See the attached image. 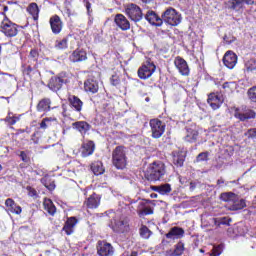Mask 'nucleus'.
<instances>
[{
	"instance_id": "f257e3e1",
	"label": "nucleus",
	"mask_w": 256,
	"mask_h": 256,
	"mask_svg": "<svg viewBox=\"0 0 256 256\" xmlns=\"http://www.w3.org/2000/svg\"><path fill=\"white\" fill-rule=\"evenodd\" d=\"M163 175H165V164L163 162L150 164L146 171L148 181H159Z\"/></svg>"
},
{
	"instance_id": "f03ea898",
	"label": "nucleus",
	"mask_w": 256,
	"mask_h": 256,
	"mask_svg": "<svg viewBox=\"0 0 256 256\" xmlns=\"http://www.w3.org/2000/svg\"><path fill=\"white\" fill-rule=\"evenodd\" d=\"M112 163L116 169H125L127 167V152L125 147L118 146L112 152Z\"/></svg>"
},
{
	"instance_id": "7ed1b4c3",
	"label": "nucleus",
	"mask_w": 256,
	"mask_h": 256,
	"mask_svg": "<svg viewBox=\"0 0 256 256\" xmlns=\"http://www.w3.org/2000/svg\"><path fill=\"white\" fill-rule=\"evenodd\" d=\"M0 31L5 37H17L19 33V26L8 18H4L0 23Z\"/></svg>"
},
{
	"instance_id": "20e7f679",
	"label": "nucleus",
	"mask_w": 256,
	"mask_h": 256,
	"mask_svg": "<svg viewBox=\"0 0 256 256\" xmlns=\"http://www.w3.org/2000/svg\"><path fill=\"white\" fill-rule=\"evenodd\" d=\"M162 21L172 27H177V25L181 23V14H179L174 8L170 7L162 14Z\"/></svg>"
},
{
	"instance_id": "39448f33",
	"label": "nucleus",
	"mask_w": 256,
	"mask_h": 256,
	"mask_svg": "<svg viewBox=\"0 0 256 256\" xmlns=\"http://www.w3.org/2000/svg\"><path fill=\"white\" fill-rule=\"evenodd\" d=\"M125 14L127 17H129V19H131V21H134L135 23H139V21L143 19V11L137 4H127L125 6Z\"/></svg>"
},
{
	"instance_id": "423d86ee",
	"label": "nucleus",
	"mask_w": 256,
	"mask_h": 256,
	"mask_svg": "<svg viewBox=\"0 0 256 256\" xmlns=\"http://www.w3.org/2000/svg\"><path fill=\"white\" fill-rule=\"evenodd\" d=\"M157 67L151 60H147L142 64V66L138 69V77L139 79H149L154 73Z\"/></svg>"
},
{
	"instance_id": "0eeeda50",
	"label": "nucleus",
	"mask_w": 256,
	"mask_h": 256,
	"mask_svg": "<svg viewBox=\"0 0 256 256\" xmlns=\"http://www.w3.org/2000/svg\"><path fill=\"white\" fill-rule=\"evenodd\" d=\"M231 113H233L234 117L236 119H239V121H247L248 119H255V111L251 109H245V108H237L233 107L231 108Z\"/></svg>"
},
{
	"instance_id": "6e6552de",
	"label": "nucleus",
	"mask_w": 256,
	"mask_h": 256,
	"mask_svg": "<svg viewBox=\"0 0 256 256\" xmlns=\"http://www.w3.org/2000/svg\"><path fill=\"white\" fill-rule=\"evenodd\" d=\"M150 127L152 132V137L154 139H159L163 137V133H165V123H163L159 119L150 120Z\"/></svg>"
},
{
	"instance_id": "1a4fd4ad",
	"label": "nucleus",
	"mask_w": 256,
	"mask_h": 256,
	"mask_svg": "<svg viewBox=\"0 0 256 256\" xmlns=\"http://www.w3.org/2000/svg\"><path fill=\"white\" fill-rule=\"evenodd\" d=\"M110 227L115 233H127L129 231V223L117 218L111 220Z\"/></svg>"
},
{
	"instance_id": "9d476101",
	"label": "nucleus",
	"mask_w": 256,
	"mask_h": 256,
	"mask_svg": "<svg viewBox=\"0 0 256 256\" xmlns=\"http://www.w3.org/2000/svg\"><path fill=\"white\" fill-rule=\"evenodd\" d=\"M97 253L99 256H113L115 248L109 242L99 241L97 245Z\"/></svg>"
},
{
	"instance_id": "9b49d317",
	"label": "nucleus",
	"mask_w": 256,
	"mask_h": 256,
	"mask_svg": "<svg viewBox=\"0 0 256 256\" xmlns=\"http://www.w3.org/2000/svg\"><path fill=\"white\" fill-rule=\"evenodd\" d=\"M174 65L176 69H178L180 75H183L184 77H189V64H187V61L183 59L181 56H177L174 59Z\"/></svg>"
},
{
	"instance_id": "f8f14e48",
	"label": "nucleus",
	"mask_w": 256,
	"mask_h": 256,
	"mask_svg": "<svg viewBox=\"0 0 256 256\" xmlns=\"http://www.w3.org/2000/svg\"><path fill=\"white\" fill-rule=\"evenodd\" d=\"M114 23H116L121 31H129L131 29V23L123 14H117L114 18Z\"/></svg>"
},
{
	"instance_id": "ddd939ff",
	"label": "nucleus",
	"mask_w": 256,
	"mask_h": 256,
	"mask_svg": "<svg viewBox=\"0 0 256 256\" xmlns=\"http://www.w3.org/2000/svg\"><path fill=\"white\" fill-rule=\"evenodd\" d=\"M49 23L52 33H54V35H59L63 29V21H61V18L57 15H54L50 18Z\"/></svg>"
},
{
	"instance_id": "4468645a",
	"label": "nucleus",
	"mask_w": 256,
	"mask_h": 256,
	"mask_svg": "<svg viewBox=\"0 0 256 256\" xmlns=\"http://www.w3.org/2000/svg\"><path fill=\"white\" fill-rule=\"evenodd\" d=\"M223 63L228 69H233L237 65V54L233 51H227L223 57Z\"/></svg>"
},
{
	"instance_id": "2eb2a0df",
	"label": "nucleus",
	"mask_w": 256,
	"mask_h": 256,
	"mask_svg": "<svg viewBox=\"0 0 256 256\" xmlns=\"http://www.w3.org/2000/svg\"><path fill=\"white\" fill-rule=\"evenodd\" d=\"M229 5L234 11H241L245 5H255V0H231Z\"/></svg>"
},
{
	"instance_id": "dca6fc26",
	"label": "nucleus",
	"mask_w": 256,
	"mask_h": 256,
	"mask_svg": "<svg viewBox=\"0 0 256 256\" xmlns=\"http://www.w3.org/2000/svg\"><path fill=\"white\" fill-rule=\"evenodd\" d=\"M146 21H149L151 25L161 27L163 25V18H160L154 11L150 10L145 16Z\"/></svg>"
},
{
	"instance_id": "f3484780",
	"label": "nucleus",
	"mask_w": 256,
	"mask_h": 256,
	"mask_svg": "<svg viewBox=\"0 0 256 256\" xmlns=\"http://www.w3.org/2000/svg\"><path fill=\"white\" fill-rule=\"evenodd\" d=\"M72 63H79V61H87V52L83 49H76L70 56Z\"/></svg>"
},
{
	"instance_id": "a211bd4d",
	"label": "nucleus",
	"mask_w": 256,
	"mask_h": 256,
	"mask_svg": "<svg viewBox=\"0 0 256 256\" xmlns=\"http://www.w3.org/2000/svg\"><path fill=\"white\" fill-rule=\"evenodd\" d=\"M95 152V143L93 141H87L82 144L81 155L82 157H89Z\"/></svg>"
},
{
	"instance_id": "6ab92c4d",
	"label": "nucleus",
	"mask_w": 256,
	"mask_h": 256,
	"mask_svg": "<svg viewBox=\"0 0 256 256\" xmlns=\"http://www.w3.org/2000/svg\"><path fill=\"white\" fill-rule=\"evenodd\" d=\"M5 206L7 207V211L14 213L15 215H21L23 211L21 206L17 205V203H15V201L11 198L6 199Z\"/></svg>"
},
{
	"instance_id": "aec40b11",
	"label": "nucleus",
	"mask_w": 256,
	"mask_h": 256,
	"mask_svg": "<svg viewBox=\"0 0 256 256\" xmlns=\"http://www.w3.org/2000/svg\"><path fill=\"white\" fill-rule=\"evenodd\" d=\"M64 83L65 80L63 78L54 76L50 79L48 87L51 89V91H59V89L63 87Z\"/></svg>"
},
{
	"instance_id": "412c9836",
	"label": "nucleus",
	"mask_w": 256,
	"mask_h": 256,
	"mask_svg": "<svg viewBox=\"0 0 256 256\" xmlns=\"http://www.w3.org/2000/svg\"><path fill=\"white\" fill-rule=\"evenodd\" d=\"M208 104L210 107H212L214 110L219 109L223 103V99H221V96L212 93L208 96Z\"/></svg>"
},
{
	"instance_id": "4be33fe9",
	"label": "nucleus",
	"mask_w": 256,
	"mask_h": 256,
	"mask_svg": "<svg viewBox=\"0 0 256 256\" xmlns=\"http://www.w3.org/2000/svg\"><path fill=\"white\" fill-rule=\"evenodd\" d=\"M78 220L76 217H70L67 219L63 231H65L66 235H72L73 231H75V225H77Z\"/></svg>"
},
{
	"instance_id": "5701e85b",
	"label": "nucleus",
	"mask_w": 256,
	"mask_h": 256,
	"mask_svg": "<svg viewBox=\"0 0 256 256\" xmlns=\"http://www.w3.org/2000/svg\"><path fill=\"white\" fill-rule=\"evenodd\" d=\"M101 203V197L97 194L91 195L86 201L85 205L88 209H97Z\"/></svg>"
},
{
	"instance_id": "b1692460",
	"label": "nucleus",
	"mask_w": 256,
	"mask_h": 256,
	"mask_svg": "<svg viewBox=\"0 0 256 256\" xmlns=\"http://www.w3.org/2000/svg\"><path fill=\"white\" fill-rule=\"evenodd\" d=\"M247 204H245V200L239 199V197L236 195L235 200H232V203L228 206V209L230 211H239L241 209H245Z\"/></svg>"
},
{
	"instance_id": "393cba45",
	"label": "nucleus",
	"mask_w": 256,
	"mask_h": 256,
	"mask_svg": "<svg viewBox=\"0 0 256 256\" xmlns=\"http://www.w3.org/2000/svg\"><path fill=\"white\" fill-rule=\"evenodd\" d=\"M68 101L71 107L75 109V111H78V113L81 112V110L83 109V101H81L79 97L75 95H69Z\"/></svg>"
},
{
	"instance_id": "a878e982",
	"label": "nucleus",
	"mask_w": 256,
	"mask_h": 256,
	"mask_svg": "<svg viewBox=\"0 0 256 256\" xmlns=\"http://www.w3.org/2000/svg\"><path fill=\"white\" fill-rule=\"evenodd\" d=\"M197 137H199V131L197 128H187L186 136L184 137L185 141L188 143H195V141H197Z\"/></svg>"
},
{
	"instance_id": "bb28decb",
	"label": "nucleus",
	"mask_w": 256,
	"mask_h": 256,
	"mask_svg": "<svg viewBox=\"0 0 256 256\" xmlns=\"http://www.w3.org/2000/svg\"><path fill=\"white\" fill-rule=\"evenodd\" d=\"M185 235V231L179 227H173L166 234L167 239H181Z\"/></svg>"
},
{
	"instance_id": "cd10ccee",
	"label": "nucleus",
	"mask_w": 256,
	"mask_h": 256,
	"mask_svg": "<svg viewBox=\"0 0 256 256\" xmlns=\"http://www.w3.org/2000/svg\"><path fill=\"white\" fill-rule=\"evenodd\" d=\"M84 89H85V91H88L89 93H97V91H99V84L97 83V81H95L93 79H88L84 83Z\"/></svg>"
},
{
	"instance_id": "c85d7f7f",
	"label": "nucleus",
	"mask_w": 256,
	"mask_h": 256,
	"mask_svg": "<svg viewBox=\"0 0 256 256\" xmlns=\"http://www.w3.org/2000/svg\"><path fill=\"white\" fill-rule=\"evenodd\" d=\"M51 110V100L49 98H44L39 101L37 105V111L40 113H43L45 111H50Z\"/></svg>"
},
{
	"instance_id": "c756f323",
	"label": "nucleus",
	"mask_w": 256,
	"mask_h": 256,
	"mask_svg": "<svg viewBox=\"0 0 256 256\" xmlns=\"http://www.w3.org/2000/svg\"><path fill=\"white\" fill-rule=\"evenodd\" d=\"M43 205H44L45 211H47L49 215L53 216L55 215V213H57V208L55 207V204H53V201H51V199L45 198Z\"/></svg>"
},
{
	"instance_id": "7c9ffc66",
	"label": "nucleus",
	"mask_w": 256,
	"mask_h": 256,
	"mask_svg": "<svg viewBox=\"0 0 256 256\" xmlns=\"http://www.w3.org/2000/svg\"><path fill=\"white\" fill-rule=\"evenodd\" d=\"M173 163L176 167H183V163H185V152H175L173 155Z\"/></svg>"
},
{
	"instance_id": "2f4dec72",
	"label": "nucleus",
	"mask_w": 256,
	"mask_h": 256,
	"mask_svg": "<svg viewBox=\"0 0 256 256\" xmlns=\"http://www.w3.org/2000/svg\"><path fill=\"white\" fill-rule=\"evenodd\" d=\"M183 251H185V244H183V242H179L176 244L174 250L167 252V256H180L183 255Z\"/></svg>"
},
{
	"instance_id": "473e14b6",
	"label": "nucleus",
	"mask_w": 256,
	"mask_h": 256,
	"mask_svg": "<svg viewBox=\"0 0 256 256\" xmlns=\"http://www.w3.org/2000/svg\"><path fill=\"white\" fill-rule=\"evenodd\" d=\"M152 191H156L160 193V195H167V193H171V185L163 184L161 186H152Z\"/></svg>"
},
{
	"instance_id": "72a5a7b5",
	"label": "nucleus",
	"mask_w": 256,
	"mask_h": 256,
	"mask_svg": "<svg viewBox=\"0 0 256 256\" xmlns=\"http://www.w3.org/2000/svg\"><path fill=\"white\" fill-rule=\"evenodd\" d=\"M72 126L74 127V129H77V131H79L82 134L87 133V131H89V124L85 121L74 122Z\"/></svg>"
},
{
	"instance_id": "f704fd0d",
	"label": "nucleus",
	"mask_w": 256,
	"mask_h": 256,
	"mask_svg": "<svg viewBox=\"0 0 256 256\" xmlns=\"http://www.w3.org/2000/svg\"><path fill=\"white\" fill-rule=\"evenodd\" d=\"M91 169L94 175H103V173H105V168L103 167V163L101 161L92 163Z\"/></svg>"
},
{
	"instance_id": "c9c22d12",
	"label": "nucleus",
	"mask_w": 256,
	"mask_h": 256,
	"mask_svg": "<svg viewBox=\"0 0 256 256\" xmlns=\"http://www.w3.org/2000/svg\"><path fill=\"white\" fill-rule=\"evenodd\" d=\"M27 11L29 14L32 15L34 21H37L39 19V6H37V3H31L27 7Z\"/></svg>"
},
{
	"instance_id": "e433bc0d",
	"label": "nucleus",
	"mask_w": 256,
	"mask_h": 256,
	"mask_svg": "<svg viewBox=\"0 0 256 256\" xmlns=\"http://www.w3.org/2000/svg\"><path fill=\"white\" fill-rule=\"evenodd\" d=\"M236 196L237 195L235 193L226 192L221 194L220 199L221 201H225L226 203H229V205H231L233 201H235Z\"/></svg>"
},
{
	"instance_id": "4c0bfd02",
	"label": "nucleus",
	"mask_w": 256,
	"mask_h": 256,
	"mask_svg": "<svg viewBox=\"0 0 256 256\" xmlns=\"http://www.w3.org/2000/svg\"><path fill=\"white\" fill-rule=\"evenodd\" d=\"M222 87L226 93H233L237 89V84L235 82H225Z\"/></svg>"
},
{
	"instance_id": "58836bf2",
	"label": "nucleus",
	"mask_w": 256,
	"mask_h": 256,
	"mask_svg": "<svg viewBox=\"0 0 256 256\" xmlns=\"http://www.w3.org/2000/svg\"><path fill=\"white\" fill-rule=\"evenodd\" d=\"M5 121L8 123V125H15V123L19 121V117L14 116L13 112H9L8 116L5 118Z\"/></svg>"
},
{
	"instance_id": "ea45409f",
	"label": "nucleus",
	"mask_w": 256,
	"mask_h": 256,
	"mask_svg": "<svg viewBox=\"0 0 256 256\" xmlns=\"http://www.w3.org/2000/svg\"><path fill=\"white\" fill-rule=\"evenodd\" d=\"M140 237H142V239H149V237H151V230H149L147 226H142L140 228Z\"/></svg>"
},
{
	"instance_id": "a19ab883",
	"label": "nucleus",
	"mask_w": 256,
	"mask_h": 256,
	"mask_svg": "<svg viewBox=\"0 0 256 256\" xmlns=\"http://www.w3.org/2000/svg\"><path fill=\"white\" fill-rule=\"evenodd\" d=\"M247 95H248V99H250L252 103H256V86L248 89Z\"/></svg>"
},
{
	"instance_id": "79ce46f5",
	"label": "nucleus",
	"mask_w": 256,
	"mask_h": 256,
	"mask_svg": "<svg viewBox=\"0 0 256 256\" xmlns=\"http://www.w3.org/2000/svg\"><path fill=\"white\" fill-rule=\"evenodd\" d=\"M57 121L55 118H44L42 122L40 123V129H47L49 125H51V122Z\"/></svg>"
},
{
	"instance_id": "37998d69",
	"label": "nucleus",
	"mask_w": 256,
	"mask_h": 256,
	"mask_svg": "<svg viewBox=\"0 0 256 256\" xmlns=\"http://www.w3.org/2000/svg\"><path fill=\"white\" fill-rule=\"evenodd\" d=\"M245 67L247 71H255L256 69V60L255 59H250L245 63Z\"/></svg>"
},
{
	"instance_id": "c03bdc74",
	"label": "nucleus",
	"mask_w": 256,
	"mask_h": 256,
	"mask_svg": "<svg viewBox=\"0 0 256 256\" xmlns=\"http://www.w3.org/2000/svg\"><path fill=\"white\" fill-rule=\"evenodd\" d=\"M245 137H248V139H255L256 138V128H251L245 132Z\"/></svg>"
},
{
	"instance_id": "a18cd8bd",
	"label": "nucleus",
	"mask_w": 256,
	"mask_h": 256,
	"mask_svg": "<svg viewBox=\"0 0 256 256\" xmlns=\"http://www.w3.org/2000/svg\"><path fill=\"white\" fill-rule=\"evenodd\" d=\"M221 253H223V246L218 245L214 246L212 250V256H219Z\"/></svg>"
},
{
	"instance_id": "49530a36",
	"label": "nucleus",
	"mask_w": 256,
	"mask_h": 256,
	"mask_svg": "<svg viewBox=\"0 0 256 256\" xmlns=\"http://www.w3.org/2000/svg\"><path fill=\"white\" fill-rule=\"evenodd\" d=\"M57 49H67V39H62L56 43Z\"/></svg>"
},
{
	"instance_id": "de8ad7c7",
	"label": "nucleus",
	"mask_w": 256,
	"mask_h": 256,
	"mask_svg": "<svg viewBox=\"0 0 256 256\" xmlns=\"http://www.w3.org/2000/svg\"><path fill=\"white\" fill-rule=\"evenodd\" d=\"M207 159H209V153L208 152H202L200 153L197 158L196 161H207Z\"/></svg>"
},
{
	"instance_id": "09e8293b",
	"label": "nucleus",
	"mask_w": 256,
	"mask_h": 256,
	"mask_svg": "<svg viewBox=\"0 0 256 256\" xmlns=\"http://www.w3.org/2000/svg\"><path fill=\"white\" fill-rule=\"evenodd\" d=\"M140 215H153V208L145 207L143 210H140Z\"/></svg>"
},
{
	"instance_id": "8fccbe9b",
	"label": "nucleus",
	"mask_w": 256,
	"mask_h": 256,
	"mask_svg": "<svg viewBox=\"0 0 256 256\" xmlns=\"http://www.w3.org/2000/svg\"><path fill=\"white\" fill-rule=\"evenodd\" d=\"M110 81H111V84L114 85V86L119 85V83H120L119 76L113 75L111 77Z\"/></svg>"
},
{
	"instance_id": "3c124183",
	"label": "nucleus",
	"mask_w": 256,
	"mask_h": 256,
	"mask_svg": "<svg viewBox=\"0 0 256 256\" xmlns=\"http://www.w3.org/2000/svg\"><path fill=\"white\" fill-rule=\"evenodd\" d=\"M45 188L49 191H53L55 189V182H51L49 185L47 183L44 184Z\"/></svg>"
},
{
	"instance_id": "603ef678",
	"label": "nucleus",
	"mask_w": 256,
	"mask_h": 256,
	"mask_svg": "<svg viewBox=\"0 0 256 256\" xmlns=\"http://www.w3.org/2000/svg\"><path fill=\"white\" fill-rule=\"evenodd\" d=\"M83 3H85L86 9L89 13L91 11V3L89 2V0H83Z\"/></svg>"
},
{
	"instance_id": "864d4df0",
	"label": "nucleus",
	"mask_w": 256,
	"mask_h": 256,
	"mask_svg": "<svg viewBox=\"0 0 256 256\" xmlns=\"http://www.w3.org/2000/svg\"><path fill=\"white\" fill-rule=\"evenodd\" d=\"M20 157H21L22 161L27 162V154L25 152L22 151L20 153Z\"/></svg>"
},
{
	"instance_id": "5fc2aeb1",
	"label": "nucleus",
	"mask_w": 256,
	"mask_h": 256,
	"mask_svg": "<svg viewBox=\"0 0 256 256\" xmlns=\"http://www.w3.org/2000/svg\"><path fill=\"white\" fill-rule=\"evenodd\" d=\"M30 55L35 58L37 56V52L35 50L30 51Z\"/></svg>"
},
{
	"instance_id": "6e6d98bb",
	"label": "nucleus",
	"mask_w": 256,
	"mask_h": 256,
	"mask_svg": "<svg viewBox=\"0 0 256 256\" xmlns=\"http://www.w3.org/2000/svg\"><path fill=\"white\" fill-rule=\"evenodd\" d=\"M223 183H225V181H223V179H219V180L217 181V185H223Z\"/></svg>"
},
{
	"instance_id": "4d7b16f0",
	"label": "nucleus",
	"mask_w": 256,
	"mask_h": 256,
	"mask_svg": "<svg viewBox=\"0 0 256 256\" xmlns=\"http://www.w3.org/2000/svg\"><path fill=\"white\" fill-rule=\"evenodd\" d=\"M150 197H151V199H157V194L152 193V194L150 195Z\"/></svg>"
},
{
	"instance_id": "13d9d810",
	"label": "nucleus",
	"mask_w": 256,
	"mask_h": 256,
	"mask_svg": "<svg viewBox=\"0 0 256 256\" xmlns=\"http://www.w3.org/2000/svg\"><path fill=\"white\" fill-rule=\"evenodd\" d=\"M143 3H151V0H142Z\"/></svg>"
},
{
	"instance_id": "bf43d9fd",
	"label": "nucleus",
	"mask_w": 256,
	"mask_h": 256,
	"mask_svg": "<svg viewBox=\"0 0 256 256\" xmlns=\"http://www.w3.org/2000/svg\"><path fill=\"white\" fill-rule=\"evenodd\" d=\"M225 223H227V222H225V220H221V221H220V224H221V225H225Z\"/></svg>"
},
{
	"instance_id": "052dcab7",
	"label": "nucleus",
	"mask_w": 256,
	"mask_h": 256,
	"mask_svg": "<svg viewBox=\"0 0 256 256\" xmlns=\"http://www.w3.org/2000/svg\"><path fill=\"white\" fill-rule=\"evenodd\" d=\"M130 256H137V252H132Z\"/></svg>"
},
{
	"instance_id": "680f3d73",
	"label": "nucleus",
	"mask_w": 256,
	"mask_h": 256,
	"mask_svg": "<svg viewBox=\"0 0 256 256\" xmlns=\"http://www.w3.org/2000/svg\"><path fill=\"white\" fill-rule=\"evenodd\" d=\"M1 169H3V166H1V164H0V171H1Z\"/></svg>"
},
{
	"instance_id": "e2e57ef3",
	"label": "nucleus",
	"mask_w": 256,
	"mask_h": 256,
	"mask_svg": "<svg viewBox=\"0 0 256 256\" xmlns=\"http://www.w3.org/2000/svg\"><path fill=\"white\" fill-rule=\"evenodd\" d=\"M32 195H35V190H34V191H32Z\"/></svg>"
},
{
	"instance_id": "0e129e2a",
	"label": "nucleus",
	"mask_w": 256,
	"mask_h": 256,
	"mask_svg": "<svg viewBox=\"0 0 256 256\" xmlns=\"http://www.w3.org/2000/svg\"><path fill=\"white\" fill-rule=\"evenodd\" d=\"M42 183H45V179H42Z\"/></svg>"
},
{
	"instance_id": "69168bd1",
	"label": "nucleus",
	"mask_w": 256,
	"mask_h": 256,
	"mask_svg": "<svg viewBox=\"0 0 256 256\" xmlns=\"http://www.w3.org/2000/svg\"><path fill=\"white\" fill-rule=\"evenodd\" d=\"M200 252L203 253V249H201Z\"/></svg>"
},
{
	"instance_id": "338daca9",
	"label": "nucleus",
	"mask_w": 256,
	"mask_h": 256,
	"mask_svg": "<svg viewBox=\"0 0 256 256\" xmlns=\"http://www.w3.org/2000/svg\"><path fill=\"white\" fill-rule=\"evenodd\" d=\"M190 185H191V187H193V183H191Z\"/></svg>"
}]
</instances>
